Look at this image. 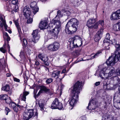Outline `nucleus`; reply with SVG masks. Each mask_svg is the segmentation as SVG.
<instances>
[{
    "instance_id": "obj_33",
    "label": "nucleus",
    "mask_w": 120,
    "mask_h": 120,
    "mask_svg": "<svg viewBox=\"0 0 120 120\" xmlns=\"http://www.w3.org/2000/svg\"><path fill=\"white\" fill-rule=\"evenodd\" d=\"M96 23H98V24L100 25L101 26V27H105L104 26V22L103 20H100L99 21Z\"/></svg>"
},
{
    "instance_id": "obj_35",
    "label": "nucleus",
    "mask_w": 120,
    "mask_h": 120,
    "mask_svg": "<svg viewBox=\"0 0 120 120\" xmlns=\"http://www.w3.org/2000/svg\"><path fill=\"white\" fill-rule=\"evenodd\" d=\"M100 38V37L99 34H97L95 36L94 38L95 41L96 42H97L99 41Z\"/></svg>"
},
{
    "instance_id": "obj_32",
    "label": "nucleus",
    "mask_w": 120,
    "mask_h": 120,
    "mask_svg": "<svg viewBox=\"0 0 120 120\" xmlns=\"http://www.w3.org/2000/svg\"><path fill=\"white\" fill-rule=\"evenodd\" d=\"M8 98V96L6 94L2 95H0V99L1 100H4L5 101Z\"/></svg>"
},
{
    "instance_id": "obj_58",
    "label": "nucleus",
    "mask_w": 120,
    "mask_h": 120,
    "mask_svg": "<svg viewBox=\"0 0 120 120\" xmlns=\"http://www.w3.org/2000/svg\"><path fill=\"white\" fill-rule=\"evenodd\" d=\"M6 76L7 77H9L11 76V75L9 73H7L6 74Z\"/></svg>"
},
{
    "instance_id": "obj_54",
    "label": "nucleus",
    "mask_w": 120,
    "mask_h": 120,
    "mask_svg": "<svg viewBox=\"0 0 120 120\" xmlns=\"http://www.w3.org/2000/svg\"><path fill=\"white\" fill-rule=\"evenodd\" d=\"M66 69L65 68H64L61 72V74L64 73L66 72Z\"/></svg>"
},
{
    "instance_id": "obj_6",
    "label": "nucleus",
    "mask_w": 120,
    "mask_h": 120,
    "mask_svg": "<svg viewBox=\"0 0 120 120\" xmlns=\"http://www.w3.org/2000/svg\"><path fill=\"white\" fill-rule=\"evenodd\" d=\"M33 116L37 117L38 113L36 110H34L33 109H27L23 114L24 120H27L28 119L31 118Z\"/></svg>"
},
{
    "instance_id": "obj_42",
    "label": "nucleus",
    "mask_w": 120,
    "mask_h": 120,
    "mask_svg": "<svg viewBox=\"0 0 120 120\" xmlns=\"http://www.w3.org/2000/svg\"><path fill=\"white\" fill-rule=\"evenodd\" d=\"M64 15H67L68 16H70L71 14V13L70 12L68 11H65L64 10Z\"/></svg>"
},
{
    "instance_id": "obj_16",
    "label": "nucleus",
    "mask_w": 120,
    "mask_h": 120,
    "mask_svg": "<svg viewBox=\"0 0 120 120\" xmlns=\"http://www.w3.org/2000/svg\"><path fill=\"white\" fill-rule=\"evenodd\" d=\"M30 6L32 9V12L34 15L38 11L39 8L37 7V3L35 1L32 2L30 4Z\"/></svg>"
},
{
    "instance_id": "obj_49",
    "label": "nucleus",
    "mask_w": 120,
    "mask_h": 120,
    "mask_svg": "<svg viewBox=\"0 0 120 120\" xmlns=\"http://www.w3.org/2000/svg\"><path fill=\"white\" fill-rule=\"evenodd\" d=\"M107 82L103 83L104 89V90H107Z\"/></svg>"
},
{
    "instance_id": "obj_30",
    "label": "nucleus",
    "mask_w": 120,
    "mask_h": 120,
    "mask_svg": "<svg viewBox=\"0 0 120 120\" xmlns=\"http://www.w3.org/2000/svg\"><path fill=\"white\" fill-rule=\"evenodd\" d=\"M60 73V71L57 70L55 71L52 73L51 74V77L52 78H55L56 76L58 77Z\"/></svg>"
},
{
    "instance_id": "obj_44",
    "label": "nucleus",
    "mask_w": 120,
    "mask_h": 120,
    "mask_svg": "<svg viewBox=\"0 0 120 120\" xmlns=\"http://www.w3.org/2000/svg\"><path fill=\"white\" fill-rule=\"evenodd\" d=\"M5 101L7 104H10L11 102V99L10 98H7L5 100Z\"/></svg>"
},
{
    "instance_id": "obj_60",
    "label": "nucleus",
    "mask_w": 120,
    "mask_h": 120,
    "mask_svg": "<svg viewBox=\"0 0 120 120\" xmlns=\"http://www.w3.org/2000/svg\"><path fill=\"white\" fill-rule=\"evenodd\" d=\"M0 26L1 27L3 28V24H2L1 22H0Z\"/></svg>"
},
{
    "instance_id": "obj_12",
    "label": "nucleus",
    "mask_w": 120,
    "mask_h": 120,
    "mask_svg": "<svg viewBox=\"0 0 120 120\" xmlns=\"http://www.w3.org/2000/svg\"><path fill=\"white\" fill-rule=\"evenodd\" d=\"M97 102L95 99H93L92 100L90 101L87 108L89 110H92L94 109L97 106Z\"/></svg>"
},
{
    "instance_id": "obj_7",
    "label": "nucleus",
    "mask_w": 120,
    "mask_h": 120,
    "mask_svg": "<svg viewBox=\"0 0 120 120\" xmlns=\"http://www.w3.org/2000/svg\"><path fill=\"white\" fill-rule=\"evenodd\" d=\"M39 30H34L32 34L33 37L29 40L30 44L31 46H33L38 41L40 38V36L38 34Z\"/></svg>"
},
{
    "instance_id": "obj_40",
    "label": "nucleus",
    "mask_w": 120,
    "mask_h": 120,
    "mask_svg": "<svg viewBox=\"0 0 120 120\" xmlns=\"http://www.w3.org/2000/svg\"><path fill=\"white\" fill-rule=\"evenodd\" d=\"M101 27V29L98 31V34H99L100 35V34H102L103 32V30L104 29V27Z\"/></svg>"
},
{
    "instance_id": "obj_43",
    "label": "nucleus",
    "mask_w": 120,
    "mask_h": 120,
    "mask_svg": "<svg viewBox=\"0 0 120 120\" xmlns=\"http://www.w3.org/2000/svg\"><path fill=\"white\" fill-rule=\"evenodd\" d=\"M107 90H110L112 89V88L111 87V85L109 83H108L107 82Z\"/></svg>"
},
{
    "instance_id": "obj_18",
    "label": "nucleus",
    "mask_w": 120,
    "mask_h": 120,
    "mask_svg": "<svg viewBox=\"0 0 120 120\" xmlns=\"http://www.w3.org/2000/svg\"><path fill=\"white\" fill-rule=\"evenodd\" d=\"M112 81L114 82L113 87L114 88H115L118 86V84L120 82V80L118 77L115 76L111 78Z\"/></svg>"
},
{
    "instance_id": "obj_22",
    "label": "nucleus",
    "mask_w": 120,
    "mask_h": 120,
    "mask_svg": "<svg viewBox=\"0 0 120 120\" xmlns=\"http://www.w3.org/2000/svg\"><path fill=\"white\" fill-rule=\"evenodd\" d=\"M38 104L41 110L43 111L44 108V107L45 105V101L43 99H40L38 102Z\"/></svg>"
},
{
    "instance_id": "obj_56",
    "label": "nucleus",
    "mask_w": 120,
    "mask_h": 120,
    "mask_svg": "<svg viewBox=\"0 0 120 120\" xmlns=\"http://www.w3.org/2000/svg\"><path fill=\"white\" fill-rule=\"evenodd\" d=\"M100 84V82H96L95 85L96 86H97L99 85Z\"/></svg>"
},
{
    "instance_id": "obj_34",
    "label": "nucleus",
    "mask_w": 120,
    "mask_h": 120,
    "mask_svg": "<svg viewBox=\"0 0 120 120\" xmlns=\"http://www.w3.org/2000/svg\"><path fill=\"white\" fill-rule=\"evenodd\" d=\"M25 55V52L24 50V49L22 50L20 52V55L19 56L21 58H22L24 57V55Z\"/></svg>"
},
{
    "instance_id": "obj_27",
    "label": "nucleus",
    "mask_w": 120,
    "mask_h": 120,
    "mask_svg": "<svg viewBox=\"0 0 120 120\" xmlns=\"http://www.w3.org/2000/svg\"><path fill=\"white\" fill-rule=\"evenodd\" d=\"M64 10H62L61 11L60 10H58L57 12V15L56 16L55 19H53L54 20H56V19H57V18L58 17L59 18L57 20L59 19H60L59 18L60 17H61L63 16V14L64 13Z\"/></svg>"
},
{
    "instance_id": "obj_26",
    "label": "nucleus",
    "mask_w": 120,
    "mask_h": 120,
    "mask_svg": "<svg viewBox=\"0 0 120 120\" xmlns=\"http://www.w3.org/2000/svg\"><path fill=\"white\" fill-rule=\"evenodd\" d=\"M14 23L17 28L18 33L19 34H20L21 33V30L20 27L19 23L18 20L17 19L14 21Z\"/></svg>"
},
{
    "instance_id": "obj_20",
    "label": "nucleus",
    "mask_w": 120,
    "mask_h": 120,
    "mask_svg": "<svg viewBox=\"0 0 120 120\" xmlns=\"http://www.w3.org/2000/svg\"><path fill=\"white\" fill-rule=\"evenodd\" d=\"M48 23L46 21H41L40 23L39 28L41 29H45L48 27Z\"/></svg>"
},
{
    "instance_id": "obj_24",
    "label": "nucleus",
    "mask_w": 120,
    "mask_h": 120,
    "mask_svg": "<svg viewBox=\"0 0 120 120\" xmlns=\"http://www.w3.org/2000/svg\"><path fill=\"white\" fill-rule=\"evenodd\" d=\"M2 90L4 91L8 92L9 94L10 95L11 94V92L10 90V86L8 85H6L2 87L1 88Z\"/></svg>"
},
{
    "instance_id": "obj_41",
    "label": "nucleus",
    "mask_w": 120,
    "mask_h": 120,
    "mask_svg": "<svg viewBox=\"0 0 120 120\" xmlns=\"http://www.w3.org/2000/svg\"><path fill=\"white\" fill-rule=\"evenodd\" d=\"M22 44V45L23 46H25L27 45V42L26 39L25 38L23 39Z\"/></svg>"
},
{
    "instance_id": "obj_14",
    "label": "nucleus",
    "mask_w": 120,
    "mask_h": 120,
    "mask_svg": "<svg viewBox=\"0 0 120 120\" xmlns=\"http://www.w3.org/2000/svg\"><path fill=\"white\" fill-rule=\"evenodd\" d=\"M111 20L114 21L120 19V9L117 11L111 14L110 16Z\"/></svg>"
},
{
    "instance_id": "obj_19",
    "label": "nucleus",
    "mask_w": 120,
    "mask_h": 120,
    "mask_svg": "<svg viewBox=\"0 0 120 120\" xmlns=\"http://www.w3.org/2000/svg\"><path fill=\"white\" fill-rule=\"evenodd\" d=\"M37 87L40 88V90L37 94V96H39L41 93L43 92V91L45 92H48L49 89H48L45 86H38Z\"/></svg>"
},
{
    "instance_id": "obj_39",
    "label": "nucleus",
    "mask_w": 120,
    "mask_h": 120,
    "mask_svg": "<svg viewBox=\"0 0 120 120\" xmlns=\"http://www.w3.org/2000/svg\"><path fill=\"white\" fill-rule=\"evenodd\" d=\"M53 81V79L52 78L47 79L46 81V83L47 84H49L52 82Z\"/></svg>"
},
{
    "instance_id": "obj_13",
    "label": "nucleus",
    "mask_w": 120,
    "mask_h": 120,
    "mask_svg": "<svg viewBox=\"0 0 120 120\" xmlns=\"http://www.w3.org/2000/svg\"><path fill=\"white\" fill-rule=\"evenodd\" d=\"M59 47V44L56 42H54L50 44L48 47V50L51 51H55L57 50Z\"/></svg>"
},
{
    "instance_id": "obj_52",
    "label": "nucleus",
    "mask_w": 120,
    "mask_h": 120,
    "mask_svg": "<svg viewBox=\"0 0 120 120\" xmlns=\"http://www.w3.org/2000/svg\"><path fill=\"white\" fill-rule=\"evenodd\" d=\"M117 74L119 75H120V69H117L116 71V72Z\"/></svg>"
},
{
    "instance_id": "obj_3",
    "label": "nucleus",
    "mask_w": 120,
    "mask_h": 120,
    "mask_svg": "<svg viewBox=\"0 0 120 120\" xmlns=\"http://www.w3.org/2000/svg\"><path fill=\"white\" fill-rule=\"evenodd\" d=\"M115 72L114 68L112 66L105 68L102 69L100 71L99 76L102 79H109Z\"/></svg>"
},
{
    "instance_id": "obj_45",
    "label": "nucleus",
    "mask_w": 120,
    "mask_h": 120,
    "mask_svg": "<svg viewBox=\"0 0 120 120\" xmlns=\"http://www.w3.org/2000/svg\"><path fill=\"white\" fill-rule=\"evenodd\" d=\"M11 105L10 104V107L11 106L12 108H13L16 105L15 103L14 102H11Z\"/></svg>"
},
{
    "instance_id": "obj_36",
    "label": "nucleus",
    "mask_w": 120,
    "mask_h": 120,
    "mask_svg": "<svg viewBox=\"0 0 120 120\" xmlns=\"http://www.w3.org/2000/svg\"><path fill=\"white\" fill-rule=\"evenodd\" d=\"M20 106L19 105H16V106L13 109L14 111L16 112H18L19 110Z\"/></svg>"
},
{
    "instance_id": "obj_5",
    "label": "nucleus",
    "mask_w": 120,
    "mask_h": 120,
    "mask_svg": "<svg viewBox=\"0 0 120 120\" xmlns=\"http://www.w3.org/2000/svg\"><path fill=\"white\" fill-rule=\"evenodd\" d=\"M49 26L50 28L54 27L52 29V32L56 35L57 34L60 29V19L58 20L53 19L49 24Z\"/></svg>"
},
{
    "instance_id": "obj_46",
    "label": "nucleus",
    "mask_w": 120,
    "mask_h": 120,
    "mask_svg": "<svg viewBox=\"0 0 120 120\" xmlns=\"http://www.w3.org/2000/svg\"><path fill=\"white\" fill-rule=\"evenodd\" d=\"M18 2V0H12L11 3L12 4L15 5Z\"/></svg>"
},
{
    "instance_id": "obj_61",
    "label": "nucleus",
    "mask_w": 120,
    "mask_h": 120,
    "mask_svg": "<svg viewBox=\"0 0 120 120\" xmlns=\"http://www.w3.org/2000/svg\"><path fill=\"white\" fill-rule=\"evenodd\" d=\"M4 34L7 37L8 36V34L7 33H6V32L5 33H4Z\"/></svg>"
},
{
    "instance_id": "obj_10",
    "label": "nucleus",
    "mask_w": 120,
    "mask_h": 120,
    "mask_svg": "<svg viewBox=\"0 0 120 120\" xmlns=\"http://www.w3.org/2000/svg\"><path fill=\"white\" fill-rule=\"evenodd\" d=\"M95 19L92 18L89 19L87 21V25L90 28L97 29L98 28V23H95Z\"/></svg>"
},
{
    "instance_id": "obj_15",
    "label": "nucleus",
    "mask_w": 120,
    "mask_h": 120,
    "mask_svg": "<svg viewBox=\"0 0 120 120\" xmlns=\"http://www.w3.org/2000/svg\"><path fill=\"white\" fill-rule=\"evenodd\" d=\"M38 57L39 59L44 62L46 65L48 66L49 65V61L48 60V56L46 55L39 53L38 55Z\"/></svg>"
},
{
    "instance_id": "obj_59",
    "label": "nucleus",
    "mask_w": 120,
    "mask_h": 120,
    "mask_svg": "<svg viewBox=\"0 0 120 120\" xmlns=\"http://www.w3.org/2000/svg\"><path fill=\"white\" fill-rule=\"evenodd\" d=\"M16 7L14 9V11H15V12H16L18 10V9H17H17H16Z\"/></svg>"
},
{
    "instance_id": "obj_63",
    "label": "nucleus",
    "mask_w": 120,
    "mask_h": 120,
    "mask_svg": "<svg viewBox=\"0 0 120 120\" xmlns=\"http://www.w3.org/2000/svg\"><path fill=\"white\" fill-rule=\"evenodd\" d=\"M119 87L118 88V90L119 91V92H117V93H120V83H119Z\"/></svg>"
},
{
    "instance_id": "obj_51",
    "label": "nucleus",
    "mask_w": 120,
    "mask_h": 120,
    "mask_svg": "<svg viewBox=\"0 0 120 120\" xmlns=\"http://www.w3.org/2000/svg\"><path fill=\"white\" fill-rule=\"evenodd\" d=\"M38 91V90H34V98H36V96H37V94L36 95V94Z\"/></svg>"
},
{
    "instance_id": "obj_31",
    "label": "nucleus",
    "mask_w": 120,
    "mask_h": 120,
    "mask_svg": "<svg viewBox=\"0 0 120 120\" xmlns=\"http://www.w3.org/2000/svg\"><path fill=\"white\" fill-rule=\"evenodd\" d=\"M6 45V44L5 43L3 45V47L0 48V51L4 53H5L6 51L5 49V46Z\"/></svg>"
},
{
    "instance_id": "obj_25",
    "label": "nucleus",
    "mask_w": 120,
    "mask_h": 120,
    "mask_svg": "<svg viewBox=\"0 0 120 120\" xmlns=\"http://www.w3.org/2000/svg\"><path fill=\"white\" fill-rule=\"evenodd\" d=\"M3 15L1 14H0V19L2 21V24L4 26V28L5 30L7 31L8 29H7L8 26L6 24V21L5 20H4L3 17Z\"/></svg>"
},
{
    "instance_id": "obj_37",
    "label": "nucleus",
    "mask_w": 120,
    "mask_h": 120,
    "mask_svg": "<svg viewBox=\"0 0 120 120\" xmlns=\"http://www.w3.org/2000/svg\"><path fill=\"white\" fill-rule=\"evenodd\" d=\"M116 30L117 31L120 30V21L118 22L116 24Z\"/></svg>"
},
{
    "instance_id": "obj_17",
    "label": "nucleus",
    "mask_w": 120,
    "mask_h": 120,
    "mask_svg": "<svg viewBox=\"0 0 120 120\" xmlns=\"http://www.w3.org/2000/svg\"><path fill=\"white\" fill-rule=\"evenodd\" d=\"M23 14L25 17L29 18L30 15L31 11L30 9L27 6H25L23 9Z\"/></svg>"
},
{
    "instance_id": "obj_1",
    "label": "nucleus",
    "mask_w": 120,
    "mask_h": 120,
    "mask_svg": "<svg viewBox=\"0 0 120 120\" xmlns=\"http://www.w3.org/2000/svg\"><path fill=\"white\" fill-rule=\"evenodd\" d=\"M82 83L78 81L74 85L71 92V97L69 100V103L72 108L76 104L78 99V94L80 93V90L82 87Z\"/></svg>"
},
{
    "instance_id": "obj_62",
    "label": "nucleus",
    "mask_w": 120,
    "mask_h": 120,
    "mask_svg": "<svg viewBox=\"0 0 120 120\" xmlns=\"http://www.w3.org/2000/svg\"><path fill=\"white\" fill-rule=\"evenodd\" d=\"M7 47L8 50L9 51H10V47L9 45H7Z\"/></svg>"
},
{
    "instance_id": "obj_38",
    "label": "nucleus",
    "mask_w": 120,
    "mask_h": 120,
    "mask_svg": "<svg viewBox=\"0 0 120 120\" xmlns=\"http://www.w3.org/2000/svg\"><path fill=\"white\" fill-rule=\"evenodd\" d=\"M112 43H111L112 44H113L114 45L116 44L115 47L116 48V45H118V46H119V47H120V44H117L116 42V40L115 39H113L111 40V41Z\"/></svg>"
},
{
    "instance_id": "obj_2",
    "label": "nucleus",
    "mask_w": 120,
    "mask_h": 120,
    "mask_svg": "<svg viewBox=\"0 0 120 120\" xmlns=\"http://www.w3.org/2000/svg\"><path fill=\"white\" fill-rule=\"evenodd\" d=\"M79 22L76 19H72L67 23L65 29V31L68 34H72L77 30Z\"/></svg>"
},
{
    "instance_id": "obj_53",
    "label": "nucleus",
    "mask_w": 120,
    "mask_h": 120,
    "mask_svg": "<svg viewBox=\"0 0 120 120\" xmlns=\"http://www.w3.org/2000/svg\"><path fill=\"white\" fill-rule=\"evenodd\" d=\"M14 80L15 81H16L17 82H19L20 81L19 79H17L16 78H14Z\"/></svg>"
},
{
    "instance_id": "obj_55",
    "label": "nucleus",
    "mask_w": 120,
    "mask_h": 120,
    "mask_svg": "<svg viewBox=\"0 0 120 120\" xmlns=\"http://www.w3.org/2000/svg\"><path fill=\"white\" fill-rule=\"evenodd\" d=\"M109 45H110V44L108 46L107 45V46H108V47H107L106 46H105V49H106L107 50H109L110 47H109Z\"/></svg>"
},
{
    "instance_id": "obj_29",
    "label": "nucleus",
    "mask_w": 120,
    "mask_h": 120,
    "mask_svg": "<svg viewBox=\"0 0 120 120\" xmlns=\"http://www.w3.org/2000/svg\"><path fill=\"white\" fill-rule=\"evenodd\" d=\"M103 50L102 49L101 50L98 51L96 54L94 55L93 56H92V55H91L90 56H89V57H91L89 59H87V60H91L94 58L97 57L98 56V55L101 53Z\"/></svg>"
},
{
    "instance_id": "obj_48",
    "label": "nucleus",
    "mask_w": 120,
    "mask_h": 120,
    "mask_svg": "<svg viewBox=\"0 0 120 120\" xmlns=\"http://www.w3.org/2000/svg\"><path fill=\"white\" fill-rule=\"evenodd\" d=\"M40 64V63L38 61H35V64H34V67L35 68H37V67Z\"/></svg>"
},
{
    "instance_id": "obj_57",
    "label": "nucleus",
    "mask_w": 120,
    "mask_h": 120,
    "mask_svg": "<svg viewBox=\"0 0 120 120\" xmlns=\"http://www.w3.org/2000/svg\"><path fill=\"white\" fill-rule=\"evenodd\" d=\"M10 39V38L9 36L7 37L6 40L7 41H9Z\"/></svg>"
},
{
    "instance_id": "obj_4",
    "label": "nucleus",
    "mask_w": 120,
    "mask_h": 120,
    "mask_svg": "<svg viewBox=\"0 0 120 120\" xmlns=\"http://www.w3.org/2000/svg\"><path fill=\"white\" fill-rule=\"evenodd\" d=\"M119 47L118 45L116 46V49L114 52V56H110L107 60L106 63L108 65H113L118 61L120 62V47Z\"/></svg>"
},
{
    "instance_id": "obj_50",
    "label": "nucleus",
    "mask_w": 120,
    "mask_h": 120,
    "mask_svg": "<svg viewBox=\"0 0 120 120\" xmlns=\"http://www.w3.org/2000/svg\"><path fill=\"white\" fill-rule=\"evenodd\" d=\"M5 110L7 111V113H6V115H8V112L10 111V110L7 107H6L5 108Z\"/></svg>"
},
{
    "instance_id": "obj_28",
    "label": "nucleus",
    "mask_w": 120,
    "mask_h": 120,
    "mask_svg": "<svg viewBox=\"0 0 120 120\" xmlns=\"http://www.w3.org/2000/svg\"><path fill=\"white\" fill-rule=\"evenodd\" d=\"M29 92H24L23 94H21L20 96V98L22 100L24 101H26V96L29 94Z\"/></svg>"
},
{
    "instance_id": "obj_64",
    "label": "nucleus",
    "mask_w": 120,
    "mask_h": 120,
    "mask_svg": "<svg viewBox=\"0 0 120 120\" xmlns=\"http://www.w3.org/2000/svg\"><path fill=\"white\" fill-rule=\"evenodd\" d=\"M86 60H84L83 59H82V60H79L77 62H75V63H78V62H79L81 61H85Z\"/></svg>"
},
{
    "instance_id": "obj_21",
    "label": "nucleus",
    "mask_w": 120,
    "mask_h": 120,
    "mask_svg": "<svg viewBox=\"0 0 120 120\" xmlns=\"http://www.w3.org/2000/svg\"><path fill=\"white\" fill-rule=\"evenodd\" d=\"M114 116L111 114H106L102 120H113Z\"/></svg>"
},
{
    "instance_id": "obj_8",
    "label": "nucleus",
    "mask_w": 120,
    "mask_h": 120,
    "mask_svg": "<svg viewBox=\"0 0 120 120\" xmlns=\"http://www.w3.org/2000/svg\"><path fill=\"white\" fill-rule=\"evenodd\" d=\"M114 106L117 109H120V93H116L114 96Z\"/></svg>"
},
{
    "instance_id": "obj_11",
    "label": "nucleus",
    "mask_w": 120,
    "mask_h": 120,
    "mask_svg": "<svg viewBox=\"0 0 120 120\" xmlns=\"http://www.w3.org/2000/svg\"><path fill=\"white\" fill-rule=\"evenodd\" d=\"M75 39L74 38H71L69 40V43L70 46L71 48L76 47H79L82 44V39L81 38H79L78 40V41L79 42L81 43L80 44H79L78 43V46L77 45V44H76L75 45L74 44Z\"/></svg>"
},
{
    "instance_id": "obj_23",
    "label": "nucleus",
    "mask_w": 120,
    "mask_h": 120,
    "mask_svg": "<svg viewBox=\"0 0 120 120\" xmlns=\"http://www.w3.org/2000/svg\"><path fill=\"white\" fill-rule=\"evenodd\" d=\"M106 36L105 38L104 41V45H109V41L110 38V34L109 33H107L106 34Z\"/></svg>"
},
{
    "instance_id": "obj_47",
    "label": "nucleus",
    "mask_w": 120,
    "mask_h": 120,
    "mask_svg": "<svg viewBox=\"0 0 120 120\" xmlns=\"http://www.w3.org/2000/svg\"><path fill=\"white\" fill-rule=\"evenodd\" d=\"M33 22V19L32 18H30L27 20V23H31Z\"/></svg>"
},
{
    "instance_id": "obj_9",
    "label": "nucleus",
    "mask_w": 120,
    "mask_h": 120,
    "mask_svg": "<svg viewBox=\"0 0 120 120\" xmlns=\"http://www.w3.org/2000/svg\"><path fill=\"white\" fill-rule=\"evenodd\" d=\"M51 107L53 109H58L59 110H61L63 108L62 103L57 98L55 99L53 101L51 105Z\"/></svg>"
}]
</instances>
